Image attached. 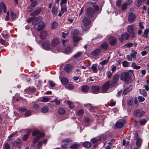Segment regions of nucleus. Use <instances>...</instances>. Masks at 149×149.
Segmentation results:
<instances>
[{
    "label": "nucleus",
    "mask_w": 149,
    "mask_h": 149,
    "mask_svg": "<svg viewBox=\"0 0 149 149\" xmlns=\"http://www.w3.org/2000/svg\"><path fill=\"white\" fill-rule=\"evenodd\" d=\"M119 79V76L118 75H116L114 76L113 78V81H112V84L113 85V86L115 87L117 83V81H118Z\"/></svg>",
    "instance_id": "nucleus-15"
},
{
    "label": "nucleus",
    "mask_w": 149,
    "mask_h": 149,
    "mask_svg": "<svg viewBox=\"0 0 149 149\" xmlns=\"http://www.w3.org/2000/svg\"><path fill=\"white\" fill-rule=\"evenodd\" d=\"M79 145L77 144H74L70 146V148L72 149H77L78 148Z\"/></svg>",
    "instance_id": "nucleus-45"
},
{
    "label": "nucleus",
    "mask_w": 149,
    "mask_h": 149,
    "mask_svg": "<svg viewBox=\"0 0 149 149\" xmlns=\"http://www.w3.org/2000/svg\"><path fill=\"white\" fill-rule=\"evenodd\" d=\"M41 10V9L40 8L38 9L37 10H35L32 13H31V16L37 15L40 13Z\"/></svg>",
    "instance_id": "nucleus-23"
},
{
    "label": "nucleus",
    "mask_w": 149,
    "mask_h": 149,
    "mask_svg": "<svg viewBox=\"0 0 149 149\" xmlns=\"http://www.w3.org/2000/svg\"><path fill=\"white\" fill-rule=\"evenodd\" d=\"M48 107H47L45 106L42 108L41 111L43 113H46L48 111Z\"/></svg>",
    "instance_id": "nucleus-31"
},
{
    "label": "nucleus",
    "mask_w": 149,
    "mask_h": 149,
    "mask_svg": "<svg viewBox=\"0 0 149 149\" xmlns=\"http://www.w3.org/2000/svg\"><path fill=\"white\" fill-rule=\"evenodd\" d=\"M3 6H4V3L2 2H0V14L2 12Z\"/></svg>",
    "instance_id": "nucleus-56"
},
{
    "label": "nucleus",
    "mask_w": 149,
    "mask_h": 149,
    "mask_svg": "<svg viewBox=\"0 0 149 149\" xmlns=\"http://www.w3.org/2000/svg\"><path fill=\"white\" fill-rule=\"evenodd\" d=\"M109 61V59H107V60H106V59L102 61L101 62H100L99 63V66H100V64L102 66L104 65H106L108 63Z\"/></svg>",
    "instance_id": "nucleus-39"
},
{
    "label": "nucleus",
    "mask_w": 149,
    "mask_h": 149,
    "mask_svg": "<svg viewBox=\"0 0 149 149\" xmlns=\"http://www.w3.org/2000/svg\"><path fill=\"white\" fill-rule=\"evenodd\" d=\"M136 18L135 15L132 13H130L128 18V20L130 22H132L134 21Z\"/></svg>",
    "instance_id": "nucleus-12"
},
{
    "label": "nucleus",
    "mask_w": 149,
    "mask_h": 149,
    "mask_svg": "<svg viewBox=\"0 0 149 149\" xmlns=\"http://www.w3.org/2000/svg\"><path fill=\"white\" fill-rule=\"evenodd\" d=\"M65 52L66 54H68L71 52V48L70 47H66L65 50Z\"/></svg>",
    "instance_id": "nucleus-40"
},
{
    "label": "nucleus",
    "mask_w": 149,
    "mask_h": 149,
    "mask_svg": "<svg viewBox=\"0 0 149 149\" xmlns=\"http://www.w3.org/2000/svg\"><path fill=\"white\" fill-rule=\"evenodd\" d=\"M29 90L31 92L34 93L36 91V88L34 87H30L29 88Z\"/></svg>",
    "instance_id": "nucleus-55"
},
{
    "label": "nucleus",
    "mask_w": 149,
    "mask_h": 149,
    "mask_svg": "<svg viewBox=\"0 0 149 149\" xmlns=\"http://www.w3.org/2000/svg\"><path fill=\"white\" fill-rule=\"evenodd\" d=\"M140 122L141 125H144L146 122V120L145 119L143 118L140 120Z\"/></svg>",
    "instance_id": "nucleus-53"
},
{
    "label": "nucleus",
    "mask_w": 149,
    "mask_h": 149,
    "mask_svg": "<svg viewBox=\"0 0 149 149\" xmlns=\"http://www.w3.org/2000/svg\"><path fill=\"white\" fill-rule=\"evenodd\" d=\"M97 66V64H93L91 66V69L95 73H97L98 72Z\"/></svg>",
    "instance_id": "nucleus-21"
},
{
    "label": "nucleus",
    "mask_w": 149,
    "mask_h": 149,
    "mask_svg": "<svg viewBox=\"0 0 149 149\" xmlns=\"http://www.w3.org/2000/svg\"><path fill=\"white\" fill-rule=\"evenodd\" d=\"M127 31L130 34L132 35V37H134L135 34L133 32V29L132 26L131 25H129L128 26L127 28Z\"/></svg>",
    "instance_id": "nucleus-16"
},
{
    "label": "nucleus",
    "mask_w": 149,
    "mask_h": 149,
    "mask_svg": "<svg viewBox=\"0 0 149 149\" xmlns=\"http://www.w3.org/2000/svg\"><path fill=\"white\" fill-rule=\"evenodd\" d=\"M61 13L63 14L65 12H66L67 10V8L66 6L65 5L63 6L62 5V4H61Z\"/></svg>",
    "instance_id": "nucleus-29"
},
{
    "label": "nucleus",
    "mask_w": 149,
    "mask_h": 149,
    "mask_svg": "<svg viewBox=\"0 0 149 149\" xmlns=\"http://www.w3.org/2000/svg\"><path fill=\"white\" fill-rule=\"evenodd\" d=\"M109 41L111 45H113L116 43V40L115 38L113 37H111L109 38Z\"/></svg>",
    "instance_id": "nucleus-17"
},
{
    "label": "nucleus",
    "mask_w": 149,
    "mask_h": 149,
    "mask_svg": "<svg viewBox=\"0 0 149 149\" xmlns=\"http://www.w3.org/2000/svg\"><path fill=\"white\" fill-rule=\"evenodd\" d=\"M140 93L145 97L147 95V93L144 89L139 90Z\"/></svg>",
    "instance_id": "nucleus-37"
},
{
    "label": "nucleus",
    "mask_w": 149,
    "mask_h": 149,
    "mask_svg": "<svg viewBox=\"0 0 149 149\" xmlns=\"http://www.w3.org/2000/svg\"><path fill=\"white\" fill-rule=\"evenodd\" d=\"M49 100V98L46 97H43L42 98V99L41 100L42 102H48Z\"/></svg>",
    "instance_id": "nucleus-46"
},
{
    "label": "nucleus",
    "mask_w": 149,
    "mask_h": 149,
    "mask_svg": "<svg viewBox=\"0 0 149 149\" xmlns=\"http://www.w3.org/2000/svg\"><path fill=\"white\" fill-rule=\"evenodd\" d=\"M44 27V24L43 23H42L38 25L37 29L38 31H40Z\"/></svg>",
    "instance_id": "nucleus-32"
},
{
    "label": "nucleus",
    "mask_w": 149,
    "mask_h": 149,
    "mask_svg": "<svg viewBox=\"0 0 149 149\" xmlns=\"http://www.w3.org/2000/svg\"><path fill=\"white\" fill-rule=\"evenodd\" d=\"M58 26V24L57 22L54 21L51 26V28L52 29H54L56 28Z\"/></svg>",
    "instance_id": "nucleus-30"
},
{
    "label": "nucleus",
    "mask_w": 149,
    "mask_h": 149,
    "mask_svg": "<svg viewBox=\"0 0 149 149\" xmlns=\"http://www.w3.org/2000/svg\"><path fill=\"white\" fill-rule=\"evenodd\" d=\"M127 5L125 3H124L122 5L121 9L123 11L125 10L127 7Z\"/></svg>",
    "instance_id": "nucleus-63"
},
{
    "label": "nucleus",
    "mask_w": 149,
    "mask_h": 149,
    "mask_svg": "<svg viewBox=\"0 0 149 149\" xmlns=\"http://www.w3.org/2000/svg\"><path fill=\"white\" fill-rule=\"evenodd\" d=\"M33 107L36 110H38L40 109V107L38 104H34L33 105Z\"/></svg>",
    "instance_id": "nucleus-49"
},
{
    "label": "nucleus",
    "mask_w": 149,
    "mask_h": 149,
    "mask_svg": "<svg viewBox=\"0 0 149 149\" xmlns=\"http://www.w3.org/2000/svg\"><path fill=\"white\" fill-rule=\"evenodd\" d=\"M130 78L129 73L128 72L123 73L120 76V79L125 82L128 81Z\"/></svg>",
    "instance_id": "nucleus-4"
},
{
    "label": "nucleus",
    "mask_w": 149,
    "mask_h": 149,
    "mask_svg": "<svg viewBox=\"0 0 149 149\" xmlns=\"http://www.w3.org/2000/svg\"><path fill=\"white\" fill-rule=\"evenodd\" d=\"M60 43L59 39L57 38H54L52 40L51 45L53 47H56Z\"/></svg>",
    "instance_id": "nucleus-7"
},
{
    "label": "nucleus",
    "mask_w": 149,
    "mask_h": 149,
    "mask_svg": "<svg viewBox=\"0 0 149 149\" xmlns=\"http://www.w3.org/2000/svg\"><path fill=\"white\" fill-rule=\"evenodd\" d=\"M58 112L59 114L61 115H63L65 113V110L63 108H60L58 110Z\"/></svg>",
    "instance_id": "nucleus-38"
},
{
    "label": "nucleus",
    "mask_w": 149,
    "mask_h": 149,
    "mask_svg": "<svg viewBox=\"0 0 149 149\" xmlns=\"http://www.w3.org/2000/svg\"><path fill=\"white\" fill-rule=\"evenodd\" d=\"M83 24L82 26V29L84 31H86L89 28V25L90 24L91 21L86 17H84L82 20Z\"/></svg>",
    "instance_id": "nucleus-2"
},
{
    "label": "nucleus",
    "mask_w": 149,
    "mask_h": 149,
    "mask_svg": "<svg viewBox=\"0 0 149 149\" xmlns=\"http://www.w3.org/2000/svg\"><path fill=\"white\" fill-rule=\"evenodd\" d=\"M128 62L126 61H124L122 62V65L124 67H127L128 66Z\"/></svg>",
    "instance_id": "nucleus-57"
},
{
    "label": "nucleus",
    "mask_w": 149,
    "mask_h": 149,
    "mask_svg": "<svg viewBox=\"0 0 149 149\" xmlns=\"http://www.w3.org/2000/svg\"><path fill=\"white\" fill-rule=\"evenodd\" d=\"M94 12L90 7H89L87 10V15L88 17H91L94 14Z\"/></svg>",
    "instance_id": "nucleus-8"
},
{
    "label": "nucleus",
    "mask_w": 149,
    "mask_h": 149,
    "mask_svg": "<svg viewBox=\"0 0 149 149\" xmlns=\"http://www.w3.org/2000/svg\"><path fill=\"white\" fill-rule=\"evenodd\" d=\"M83 145L85 147L88 148L91 146V144L89 142H85L84 143Z\"/></svg>",
    "instance_id": "nucleus-36"
},
{
    "label": "nucleus",
    "mask_w": 149,
    "mask_h": 149,
    "mask_svg": "<svg viewBox=\"0 0 149 149\" xmlns=\"http://www.w3.org/2000/svg\"><path fill=\"white\" fill-rule=\"evenodd\" d=\"M93 8L94 9V10L93 11L94 12H97L99 9V7L96 5H94L93 6Z\"/></svg>",
    "instance_id": "nucleus-52"
},
{
    "label": "nucleus",
    "mask_w": 149,
    "mask_h": 149,
    "mask_svg": "<svg viewBox=\"0 0 149 149\" xmlns=\"http://www.w3.org/2000/svg\"><path fill=\"white\" fill-rule=\"evenodd\" d=\"M132 89V87L131 86H130L127 87L124 90L123 93L124 94H126L128 92H129Z\"/></svg>",
    "instance_id": "nucleus-24"
},
{
    "label": "nucleus",
    "mask_w": 149,
    "mask_h": 149,
    "mask_svg": "<svg viewBox=\"0 0 149 149\" xmlns=\"http://www.w3.org/2000/svg\"><path fill=\"white\" fill-rule=\"evenodd\" d=\"M111 81H109L106 83L104 85L102 86V91L103 93H106L109 89L110 87L111 88H114Z\"/></svg>",
    "instance_id": "nucleus-3"
},
{
    "label": "nucleus",
    "mask_w": 149,
    "mask_h": 149,
    "mask_svg": "<svg viewBox=\"0 0 149 149\" xmlns=\"http://www.w3.org/2000/svg\"><path fill=\"white\" fill-rule=\"evenodd\" d=\"M131 67L135 69H139L141 68V67L139 66H137L136 63L134 62H132L131 64Z\"/></svg>",
    "instance_id": "nucleus-27"
},
{
    "label": "nucleus",
    "mask_w": 149,
    "mask_h": 149,
    "mask_svg": "<svg viewBox=\"0 0 149 149\" xmlns=\"http://www.w3.org/2000/svg\"><path fill=\"white\" fill-rule=\"evenodd\" d=\"M106 139V136L105 135L102 134L100 136V140L101 141H104Z\"/></svg>",
    "instance_id": "nucleus-43"
},
{
    "label": "nucleus",
    "mask_w": 149,
    "mask_h": 149,
    "mask_svg": "<svg viewBox=\"0 0 149 149\" xmlns=\"http://www.w3.org/2000/svg\"><path fill=\"white\" fill-rule=\"evenodd\" d=\"M101 51L99 49H97L91 52V54L94 56L98 55L101 52Z\"/></svg>",
    "instance_id": "nucleus-18"
},
{
    "label": "nucleus",
    "mask_w": 149,
    "mask_h": 149,
    "mask_svg": "<svg viewBox=\"0 0 149 149\" xmlns=\"http://www.w3.org/2000/svg\"><path fill=\"white\" fill-rule=\"evenodd\" d=\"M64 142H62L61 143L62 147L63 149H66L68 146V145L67 144H64Z\"/></svg>",
    "instance_id": "nucleus-48"
},
{
    "label": "nucleus",
    "mask_w": 149,
    "mask_h": 149,
    "mask_svg": "<svg viewBox=\"0 0 149 149\" xmlns=\"http://www.w3.org/2000/svg\"><path fill=\"white\" fill-rule=\"evenodd\" d=\"M31 111H30L28 110L25 112L24 116L25 117H27L30 116L31 115Z\"/></svg>",
    "instance_id": "nucleus-50"
},
{
    "label": "nucleus",
    "mask_w": 149,
    "mask_h": 149,
    "mask_svg": "<svg viewBox=\"0 0 149 149\" xmlns=\"http://www.w3.org/2000/svg\"><path fill=\"white\" fill-rule=\"evenodd\" d=\"M68 103L69 105V107L70 108H73L74 107V105L72 102L70 101H68Z\"/></svg>",
    "instance_id": "nucleus-59"
},
{
    "label": "nucleus",
    "mask_w": 149,
    "mask_h": 149,
    "mask_svg": "<svg viewBox=\"0 0 149 149\" xmlns=\"http://www.w3.org/2000/svg\"><path fill=\"white\" fill-rule=\"evenodd\" d=\"M42 46L44 49L45 50H48L49 47V42L47 41L42 45Z\"/></svg>",
    "instance_id": "nucleus-22"
},
{
    "label": "nucleus",
    "mask_w": 149,
    "mask_h": 149,
    "mask_svg": "<svg viewBox=\"0 0 149 149\" xmlns=\"http://www.w3.org/2000/svg\"><path fill=\"white\" fill-rule=\"evenodd\" d=\"M145 113V112L141 109H138L134 111V114L136 116L141 117Z\"/></svg>",
    "instance_id": "nucleus-5"
},
{
    "label": "nucleus",
    "mask_w": 149,
    "mask_h": 149,
    "mask_svg": "<svg viewBox=\"0 0 149 149\" xmlns=\"http://www.w3.org/2000/svg\"><path fill=\"white\" fill-rule=\"evenodd\" d=\"M107 75L108 78H110L112 75V73L110 71H109L107 72Z\"/></svg>",
    "instance_id": "nucleus-61"
},
{
    "label": "nucleus",
    "mask_w": 149,
    "mask_h": 149,
    "mask_svg": "<svg viewBox=\"0 0 149 149\" xmlns=\"http://www.w3.org/2000/svg\"><path fill=\"white\" fill-rule=\"evenodd\" d=\"M21 141L19 139H17L13 143L14 146H17L19 145Z\"/></svg>",
    "instance_id": "nucleus-35"
},
{
    "label": "nucleus",
    "mask_w": 149,
    "mask_h": 149,
    "mask_svg": "<svg viewBox=\"0 0 149 149\" xmlns=\"http://www.w3.org/2000/svg\"><path fill=\"white\" fill-rule=\"evenodd\" d=\"M81 55V53L80 52H78L74 55V57L75 58H77L80 57Z\"/></svg>",
    "instance_id": "nucleus-54"
},
{
    "label": "nucleus",
    "mask_w": 149,
    "mask_h": 149,
    "mask_svg": "<svg viewBox=\"0 0 149 149\" xmlns=\"http://www.w3.org/2000/svg\"><path fill=\"white\" fill-rule=\"evenodd\" d=\"M91 141L93 143H95L98 142L99 141V140L96 138H93L92 139Z\"/></svg>",
    "instance_id": "nucleus-60"
},
{
    "label": "nucleus",
    "mask_w": 149,
    "mask_h": 149,
    "mask_svg": "<svg viewBox=\"0 0 149 149\" xmlns=\"http://www.w3.org/2000/svg\"><path fill=\"white\" fill-rule=\"evenodd\" d=\"M129 37V35L127 33H124L121 35V38H119V39L120 42H122L123 40H128Z\"/></svg>",
    "instance_id": "nucleus-9"
},
{
    "label": "nucleus",
    "mask_w": 149,
    "mask_h": 149,
    "mask_svg": "<svg viewBox=\"0 0 149 149\" xmlns=\"http://www.w3.org/2000/svg\"><path fill=\"white\" fill-rule=\"evenodd\" d=\"M100 87L98 86H92L91 88V92L94 93H97L100 91Z\"/></svg>",
    "instance_id": "nucleus-6"
},
{
    "label": "nucleus",
    "mask_w": 149,
    "mask_h": 149,
    "mask_svg": "<svg viewBox=\"0 0 149 149\" xmlns=\"http://www.w3.org/2000/svg\"><path fill=\"white\" fill-rule=\"evenodd\" d=\"M37 4V1H34L33 2L31 3V5L27 9V11L29 12H30L33 10Z\"/></svg>",
    "instance_id": "nucleus-11"
},
{
    "label": "nucleus",
    "mask_w": 149,
    "mask_h": 149,
    "mask_svg": "<svg viewBox=\"0 0 149 149\" xmlns=\"http://www.w3.org/2000/svg\"><path fill=\"white\" fill-rule=\"evenodd\" d=\"M125 123V122L123 120L118 121L115 124L116 128H120L122 127Z\"/></svg>",
    "instance_id": "nucleus-10"
},
{
    "label": "nucleus",
    "mask_w": 149,
    "mask_h": 149,
    "mask_svg": "<svg viewBox=\"0 0 149 149\" xmlns=\"http://www.w3.org/2000/svg\"><path fill=\"white\" fill-rule=\"evenodd\" d=\"M32 135L33 136H36L42 137L43 136V134L38 130H35L33 132Z\"/></svg>",
    "instance_id": "nucleus-13"
},
{
    "label": "nucleus",
    "mask_w": 149,
    "mask_h": 149,
    "mask_svg": "<svg viewBox=\"0 0 149 149\" xmlns=\"http://www.w3.org/2000/svg\"><path fill=\"white\" fill-rule=\"evenodd\" d=\"M89 87L87 86L83 85L82 87V91L84 93H86L88 91Z\"/></svg>",
    "instance_id": "nucleus-26"
},
{
    "label": "nucleus",
    "mask_w": 149,
    "mask_h": 149,
    "mask_svg": "<svg viewBox=\"0 0 149 149\" xmlns=\"http://www.w3.org/2000/svg\"><path fill=\"white\" fill-rule=\"evenodd\" d=\"M65 88L69 90H72L74 88V86L72 84H68L65 86Z\"/></svg>",
    "instance_id": "nucleus-41"
},
{
    "label": "nucleus",
    "mask_w": 149,
    "mask_h": 149,
    "mask_svg": "<svg viewBox=\"0 0 149 149\" xmlns=\"http://www.w3.org/2000/svg\"><path fill=\"white\" fill-rule=\"evenodd\" d=\"M57 8L55 6H53L52 10V12L53 14L56 15L57 14Z\"/></svg>",
    "instance_id": "nucleus-28"
},
{
    "label": "nucleus",
    "mask_w": 149,
    "mask_h": 149,
    "mask_svg": "<svg viewBox=\"0 0 149 149\" xmlns=\"http://www.w3.org/2000/svg\"><path fill=\"white\" fill-rule=\"evenodd\" d=\"M149 31V29H147L144 30L143 32V36L144 38H146L148 37V32Z\"/></svg>",
    "instance_id": "nucleus-34"
},
{
    "label": "nucleus",
    "mask_w": 149,
    "mask_h": 149,
    "mask_svg": "<svg viewBox=\"0 0 149 149\" xmlns=\"http://www.w3.org/2000/svg\"><path fill=\"white\" fill-rule=\"evenodd\" d=\"M40 137L36 136L35 138H34L33 141V143H36L39 139Z\"/></svg>",
    "instance_id": "nucleus-62"
},
{
    "label": "nucleus",
    "mask_w": 149,
    "mask_h": 149,
    "mask_svg": "<svg viewBox=\"0 0 149 149\" xmlns=\"http://www.w3.org/2000/svg\"><path fill=\"white\" fill-rule=\"evenodd\" d=\"M79 34V31L77 29H74L71 33V36L72 38L73 42H74L73 45L74 46H76L77 44V42L79 41L81 39V38L80 37H78V35Z\"/></svg>",
    "instance_id": "nucleus-1"
},
{
    "label": "nucleus",
    "mask_w": 149,
    "mask_h": 149,
    "mask_svg": "<svg viewBox=\"0 0 149 149\" xmlns=\"http://www.w3.org/2000/svg\"><path fill=\"white\" fill-rule=\"evenodd\" d=\"M48 82L52 88L54 87L56 85L54 82L52 81H49Z\"/></svg>",
    "instance_id": "nucleus-47"
},
{
    "label": "nucleus",
    "mask_w": 149,
    "mask_h": 149,
    "mask_svg": "<svg viewBox=\"0 0 149 149\" xmlns=\"http://www.w3.org/2000/svg\"><path fill=\"white\" fill-rule=\"evenodd\" d=\"M24 131L26 132V133L24 135L22 138V140L24 141H25L27 140L29 135V130Z\"/></svg>",
    "instance_id": "nucleus-25"
},
{
    "label": "nucleus",
    "mask_w": 149,
    "mask_h": 149,
    "mask_svg": "<svg viewBox=\"0 0 149 149\" xmlns=\"http://www.w3.org/2000/svg\"><path fill=\"white\" fill-rule=\"evenodd\" d=\"M84 111L82 110H80L78 112V115L79 116H82L84 113Z\"/></svg>",
    "instance_id": "nucleus-58"
},
{
    "label": "nucleus",
    "mask_w": 149,
    "mask_h": 149,
    "mask_svg": "<svg viewBox=\"0 0 149 149\" xmlns=\"http://www.w3.org/2000/svg\"><path fill=\"white\" fill-rule=\"evenodd\" d=\"M4 149H10L9 145L8 143H6L4 145Z\"/></svg>",
    "instance_id": "nucleus-64"
},
{
    "label": "nucleus",
    "mask_w": 149,
    "mask_h": 149,
    "mask_svg": "<svg viewBox=\"0 0 149 149\" xmlns=\"http://www.w3.org/2000/svg\"><path fill=\"white\" fill-rule=\"evenodd\" d=\"M10 17L12 19H15L16 18V15L12 11L10 12Z\"/></svg>",
    "instance_id": "nucleus-44"
},
{
    "label": "nucleus",
    "mask_w": 149,
    "mask_h": 149,
    "mask_svg": "<svg viewBox=\"0 0 149 149\" xmlns=\"http://www.w3.org/2000/svg\"><path fill=\"white\" fill-rule=\"evenodd\" d=\"M108 47V44L107 43H104L101 45L100 46L101 49H105Z\"/></svg>",
    "instance_id": "nucleus-42"
},
{
    "label": "nucleus",
    "mask_w": 149,
    "mask_h": 149,
    "mask_svg": "<svg viewBox=\"0 0 149 149\" xmlns=\"http://www.w3.org/2000/svg\"><path fill=\"white\" fill-rule=\"evenodd\" d=\"M60 79L62 84L66 85L67 84L68 82V79L65 77H63L61 78H60Z\"/></svg>",
    "instance_id": "nucleus-19"
},
{
    "label": "nucleus",
    "mask_w": 149,
    "mask_h": 149,
    "mask_svg": "<svg viewBox=\"0 0 149 149\" xmlns=\"http://www.w3.org/2000/svg\"><path fill=\"white\" fill-rule=\"evenodd\" d=\"M47 32L46 31H42L40 35V38L42 39H44L46 38L47 36Z\"/></svg>",
    "instance_id": "nucleus-20"
},
{
    "label": "nucleus",
    "mask_w": 149,
    "mask_h": 149,
    "mask_svg": "<svg viewBox=\"0 0 149 149\" xmlns=\"http://www.w3.org/2000/svg\"><path fill=\"white\" fill-rule=\"evenodd\" d=\"M142 143L141 139L140 138H138L137 139L136 142V145L137 146L139 147L141 146Z\"/></svg>",
    "instance_id": "nucleus-33"
},
{
    "label": "nucleus",
    "mask_w": 149,
    "mask_h": 149,
    "mask_svg": "<svg viewBox=\"0 0 149 149\" xmlns=\"http://www.w3.org/2000/svg\"><path fill=\"white\" fill-rule=\"evenodd\" d=\"M133 45V44L132 43L130 42L125 44L124 45V46L125 47H130L132 46Z\"/></svg>",
    "instance_id": "nucleus-51"
},
{
    "label": "nucleus",
    "mask_w": 149,
    "mask_h": 149,
    "mask_svg": "<svg viewBox=\"0 0 149 149\" xmlns=\"http://www.w3.org/2000/svg\"><path fill=\"white\" fill-rule=\"evenodd\" d=\"M72 66L69 64L66 65L64 67V70L68 73L70 72L72 70Z\"/></svg>",
    "instance_id": "nucleus-14"
}]
</instances>
